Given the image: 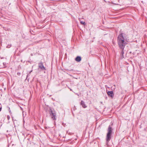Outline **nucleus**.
<instances>
[{
    "label": "nucleus",
    "instance_id": "6",
    "mask_svg": "<svg viewBox=\"0 0 147 147\" xmlns=\"http://www.w3.org/2000/svg\"><path fill=\"white\" fill-rule=\"evenodd\" d=\"M81 105H82V107L84 108H86V106L85 105L84 102L83 101H81Z\"/></svg>",
    "mask_w": 147,
    "mask_h": 147
},
{
    "label": "nucleus",
    "instance_id": "13",
    "mask_svg": "<svg viewBox=\"0 0 147 147\" xmlns=\"http://www.w3.org/2000/svg\"><path fill=\"white\" fill-rule=\"evenodd\" d=\"M31 72H32V71H31L30 72V73Z\"/></svg>",
    "mask_w": 147,
    "mask_h": 147
},
{
    "label": "nucleus",
    "instance_id": "11",
    "mask_svg": "<svg viewBox=\"0 0 147 147\" xmlns=\"http://www.w3.org/2000/svg\"><path fill=\"white\" fill-rule=\"evenodd\" d=\"M122 53L123 54L124 53V52H123V51H122Z\"/></svg>",
    "mask_w": 147,
    "mask_h": 147
},
{
    "label": "nucleus",
    "instance_id": "8",
    "mask_svg": "<svg viewBox=\"0 0 147 147\" xmlns=\"http://www.w3.org/2000/svg\"><path fill=\"white\" fill-rule=\"evenodd\" d=\"M39 67H40L41 69H44V67L43 65H39Z\"/></svg>",
    "mask_w": 147,
    "mask_h": 147
},
{
    "label": "nucleus",
    "instance_id": "7",
    "mask_svg": "<svg viewBox=\"0 0 147 147\" xmlns=\"http://www.w3.org/2000/svg\"><path fill=\"white\" fill-rule=\"evenodd\" d=\"M51 118L53 120H56V116H51Z\"/></svg>",
    "mask_w": 147,
    "mask_h": 147
},
{
    "label": "nucleus",
    "instance_id": "9",
    "mask_svg": "<svg viewBox=\"0 0 147 147\" xmlns=\"http://www.w3.org/2000/svg\"><path fill=\"white\" fill-rule=\"evenodd\" d=\"M80 23L81 24H83V25H85L86 24L85 22H83V21L80 22Z\"/></svg>",
    "mask_w": 147,
    "mask_h": 147
},
{
    "label": "nucleus",
    "instance_id": "1",
    "mask_svg": "<svg viewBox=\"0 0 147 147\" xmlns=\"http://www.w3.org/2000/svg\"><path fill=\"white\" fill-rule=\"evenodd\" d=\"M117 42L119 47L122 49H124L125 45L127 44V40L123 37L122 34L118 36Z\"/></svg>",
    "mask_w": 147,
    "mask_h": 147
},
{
    "label": "nucleus",
    "instance_id": "5",
    "mask_svg": "<svg viewBox=\"0 0 147 147\" xmlns=\"http://www.w3.org/2000/svg\"><path fill=\"white\" fill-rule=\"evenodd\" d=\"M111 97H113V91H109L107 93Z\"/></svg>",
    "mask_w": 147,
    "mask_h": 147
},
{
    "label": "nucleus",
    "instance_id": "4",
    "mask_svg": "<svg viewBox=\"0 0 147 147\" xmlns=\"http://www.w3.org/2000/svg\"><path fill=\"white\" fill-rule=\"evenodd\" d=\"M75 60L77 62H80L81 60V57L80 56H77Z\"/></svg>",
    "mask_w": 147,
    "mask_h": 147
},
{
    "label": "nucleus",
    "instance_id": "3",
    "mask_svg": "<svg viewBox=\"0 0 147 147\" xmlns=\"http://www.w3.org/2000/svg\"><path fill=\"white\" fill-rule=\"evenodd\" d=\"M49 114L51 116H56V112L54 111H53L51 110H50L49 111Z\"/></svg>",
    "mask_w": 147,
    "mask_h": 147
},
{
    "label": "nucleus",
    "instance_id": "12",
    "mask_svg": "<svg viewBox=\"0 0 147 147\" xmlns=\"http://www.w3.org/2000/svg\"><path fill=\"white\" fill-rule=\"evenodd\" d=\"M7 118L8 119H9V116H7Z\"/></svg>",
    "mask_w": 147,
    "mask_h": 147
},
{
    "label": "nucleus",
    "instance_id": "10",
    "mask_svg": "<svg viewBox=\"0 0 147 147\" xmlns=\"http://www.w3.org/2000/svg\"><path fill=\"white\" fill-rule=\"evenodd\" d=\"M3 64L4 65H5L6 64V63H3Z\"/></svg>",
    "mask_w": 147,
    "mask_h": 147
},
{
    "label": "nucleus",
    "instance_id": "2",
    "mask_svg": "<svg viewBox=\"0 0 147 147\" xmlns=\"http://www.w3.org/2000/svg\"><path fill=\"white\" fill-rule=\"evenodd\" d=\"M108 132L107 136V141H109L111 138V134L112 132L111 127L109 126L108 129Z\"/></svg>",
    "mask_w": 147,
    "mask_h": 147
}]
</instances>
